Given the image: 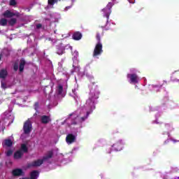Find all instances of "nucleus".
<instances>
[{
	"instance_id": "nucleus-41",
	"label": "nucleus",
	"mask_w": 179,
	"mask_h": 179,
	"mask_svg": "<svg viewBox=\"0 0 179 179\" xmlns=\"http://www.w3.org/2000/svg\"><path fill=\"white\" fill-rule=\"evenodd\" d=\"M136 87H138V86H137V85H136Z\"/></svg>"
},
{
	"instance_id": "nucleus-38",
	"label": "nucleus",
	"mask_w": 179,
	"mask_h": 179,
	"mask_svg": "<svg viewBox=\"0 0 179 179\" xmlns=\"http://www.w3.org/2000/svg\"><path fill=\"white\" fill-rule=\"evenodd\" d=\"M70 50H71V51H72V46H70Z\"/></svg>"
},
{
	"instance_id": "nucleus-33",
	"label": "nucleus",
	"mask_w": 179,
	"mask_h": 179,
	"mask_svg": "<svg viewBox=\"0 0 179 179\" xmlns=\"http://www.w3.org/2000/svg\"><path fill=\"white\" fill-rule=\"evenodd\" d=\"M129 3H135V0H129Z\"/></svg>"
},
{
	"instance_id": "nucleus-21",
	"label": "nucleus",
	"mask_w": 179,
	"mask_h": 179,
	"mask_svg": "<svg viewBox=\"0 0 179 179\" xmlns=\"http://www.w3.org/2000/svg\"><path fill=\"white\" fill-rule=\"evenodd\" d=\"M26 64V62H24V59H22L20 61V72H23V69H24V64Z\"/></svg>"
},
{
	"instance_id": "nucleus-9",
	"label": "nucleus",
	"mask_w": 179,
	"mask_h": 179,
	"mask_svg": "<svg viewBox=\"0 0 179 179\" xmlns=\"http://www.w3.org/2000/svg\"><path fill=\"white\" fill-rule=\"evenodd\" d=\"M24 134H26L28 135V134H30L31 132L32 127H31V122H30V120H28L27 122H25L24 124Z\"/></svg>"
},
{
	"instance_id": "nucleus-6",
	"label": "nucleus",
	"mask_w": 179,
	"mask_h": 179,
	"mask_svg": "<svg viewBox=\"0 0 179 179\" xmlns=\"http://www.w3.org/2000/svg\"><path fill=\"white\" fill-rule=\"evenodd\" d=\"M26 152H27V145L26 144H22L20 150L14 153V159H20L23 156V153H26Z\"/></svg>"
},
{
	"instance_id": "nucleus-12",
	"label": "nucleus",
	"mask_w": 179,
	"mask_h": 179,
	"mask_svg": "<svg viewBox=\"0 0 179 179\" xmlns=\"http://www.w3.org/2000/svg\"><path fill=\"white\" fill-rule=\"evenodd\" d=\"M103 52V47L101 45H96L94 50L93 57H96Z\"/></svg>"
},
{
	"instance_id": "nucleus-13",
	"label": "nucleus",
	"mask_w": 179,
	"mask_h": 179,
	"mask_svg": "<svg viewBox=\"0 0 179 179\" xmlns=\"http://www.w3.org/2000/svg\"><path fill=\"white\" fill-rule=\"evenodd\" d=\"M75 141H76V136L71 134L67 135L66 138V141L68 143V145H71V143H73Z\"/></svg>"
},
{
	"instance_id": "nucleus-29",
	"label": "nucleus",
	"mask_w": 179,
	"mask_h": 179,
	"mask_svg": "<svg viewBox=\"0 0 179 179\" xmlns=\"http://www.w3.org/2000/svg\"><path fill=\"white\" fill-rule=\"evenodd\" d=\"M166 129H172V128L171 127L170 124H166Z\"/></svg>"
},
{
	"instance_id": "nucleus-42",
	"label": "nucleus",
	"mask_w": 179,
	"mask_h": 179,
	"mask_svg": "<svg viewBox=\"0 0 179 179\" xmlns=\"http://www.w3.org/2000/svg\"><path fill=\"white\" fill-rule=\"evenodd\" d=\"M61 157H63V156H62V155H61Z\"/></svg>"
},
{
	"instance_id": "nucleus-16",
	"label": "nucleus",
	"mask_w": 179,
	"mask_h": 179,
	"mask_svg": "<svg viewBox=\"0 0 179 179\" xmlns=\"http://www.w3.org/2000/svg\"><path fill=\"white\" fill-rule=\"evenodd\" d=\"M51 121V118L48 116L43 115L41 117V122L42 124H48Z\"/></svg>"
},
{
	"instance_id": "nucleus-4",
	"label": "nucleus",
	"mask_w": 179,
	"mask_h": 179,
	"mask_svg": "<svg viewBox=\"0 0 179 179\" xmlns=\"http://www.w3.org/2000/svg\"><path fill=\"white\" fill-rule=\"evenodd\" d=\"M8 76V71L6 70H1L0 71V79L1 83V89H8L10 87V85H8V83L5 82V78Z\"/></svg>"
},
{
	"instance_id": "nucleus-5",
	"label": "nucleus",
	"mask_w": 179,
	"mask_h": 179,
	"mask_svg": "<svg viewBox=\"0 0 179 179\" xmlns=\"http://www.w3.org/2000/svg\"><path fill=\"white\" fill-rule=\"evenodd\" d=\"M114 6V3L109 2L106 7H105L102 10L104 13V16L106 17V23H108V19H110V15H111V8Z\"/></svg>"
},
{
	"instance_id": "nucleus-25",
	"label": "nucleus",
	"mask_w": 179,
	"mask_h": 179,
	"mask_svg": "<svg viewBox=\"0 0 179 179\" xmlns=\"http://www.w3.org/2000/svg\"><path fill=\"white\" fill-rule=\"evenodd\" d=\"M55 2H57V0H48V3L50 6H54V5L55 4Z\"/></svg>"
},
{
	"instance_id": "nucleus-7",
	"label": "nucleus",
	"mask_w": 179,
	"mask_h": 179,
	"mask_svg": "<svg viewBox=\"0 0 179 179\" xmlns=\"http://www.w3.org/2000/svg\"><path fill=\"white\" fill-rule=\"evenodd\" d=\"M124 145H125V141L122 140H119L112 145V149L113 150H115L116 152H120V150H122Z\"/></svg>"
},
{
	"instance_id": "nucleus-40",
	"label": "nucleus",
	"mask_w": 179,
	"mask_h": 179,
	"mask_svg": "<svg viewBox=\"0 0 179 179\" xmlns=\"http://www.w3.org/2000/svg\"><path fill=\"white\" fill-rule=\"evenodd\" d=\"M0 61H1V55H0Z\"/></svg>"
},
{
	"instance_id": "nucleus-10",
	"label": "nucleus",
	"mask_w": 179,
	"mask_h": 179,
	"mask_svg": "<svg viewBox=\"0 0 179 179\" xmlns=\"http://www.w3.org/2000/svg\"><path fill=\"white\" fill-rule=\"evenodd\" d=\"M3 115H4L5 122H8V124H12V122H13V120H15V117L13 116V115H12V113H5Z\"/></svg>"
},
{
	"instance_id": "nucleus-22",
	"label": "nucleus",
	"mask_w": 179,
	"mask_h": 179,
	"mask_svg": "<svg viewBox=\"0 0 179 179\" xmlns=\"http://www.w3.org/2000/svg\"><path fill=\"white\" fill-rule=\"evenodd\" d=\"M0 26H8V20L5 18L0 19Z\"/></svg>"
},
{
	"instance_id": "nucleus-19",
	"label": "nucleus",
	"mask_w": 179,
	"mask_h": 179,
	"mask_svg": "<svg viewBox=\"0 0 179 179\" xmlns=\"http://www.w3.org/2000/svg\"><path fill=\"white\" fill-rule=\"evenodd\" d=\"M16 23H17V20L16 18H11L8 21V25L11 26L12 27H13Z\"/></svg>"
},
{
	"instance_id": "nucleus-34",
	"label": "nucleus",
	"mask_w": 179,
	"mask_h": 179,
	"mask_svg": "<svg viewBox=\"0 0 179 179\" xmlns=\"http://www.w3.org/2000/svg\"><path fill=\"white\" fill-rule=\"evenodd\" d=\"M37 107H38V103L35 104V110H37Z\"/></svg>"
},
{
	"instance_id": "nucleus-35",
	"label": "nucleus",
	"mask_w": 179,
	"mask_h": 179,
	"mask_svg": "<svg viewBox=\"0 0 179 179\" xmlns=\"http://www.w3.org/2000/svg\"><path fill=\"white\" fill-rule=\"evenodd\" d=\"M172 141H173V143H176V142H178L177 140L171 139Z\"/></svg>"
},
{
	"instance_id": "nucleus-18",
	"label": "nucleus",
	"mask_w": 179,
	"mask_h": 179,
	"mask_svg": "<svg viewBox=\"0 0 179 179\" xmlns=\"http://www.w3.org/2000/svg\"><path fill=\"white\" fill-rule=\"evenodd\" d=\"M13 145V141L10 139H6L4 141L3 143V146H7L8 148H10Z\"/></svg>"
},
{
	"instance_id": "nucleus-3",
	"label": "nucleus",
	"mask_w": 179,
	"mask_h": 179,
	"mask_svg": "<svg viewBox=\"0 0 179 179\" xmlns=\"http://www.w3.org/2000/svg\"><path fill=\"white\" fill-rule=\"evenodd\" d=\"M72 55H73V68L74 69L75 72H78V73L80 72V67L79 66H78V57H79V52H78V51L74 50L73 52H72Z\"/></svg>"
},
{
	"instance_id": "nucleus-28",
	"label": "nucleus",
	"mask_w": 179,
	"mask_h": 179,
	"mask_svg": "<svg viewBox=\"0 0 179 179\" xmlns=\"http://www.w3.org/2000/svg\"><path fill=\"white\" fill-rule=\"evenodd\" d=\"M41 27H43V24H36V29H41Z\"/></svg>"
},
{
	"instance_id": "nucleus-39",
	"label": "nucleus",
	"mask_w": 179,
	"mask_h": 179,
	"mask_svg": "<svg viewBox=\"0 0 179 179\" xmlns=\"http://www.w3.org/2000/svg\"><path fill=\"white\" fill-rule=\"evenodd\" d=\"M174 179H179V177H176V178H175Z\"/></svg>"
},
{
	"instance_id": "nucleus-26",
	"label": "nucleus",
	"mask_w": 179,
	"mask_h": 179,
	"mask_svg": "<svg viewBox=\"0 0 179 179\" xmlns=\"http://www.w3.org/2000/svg\"><path fill=\"white\" fill-rule=\"evenodd\" d=\"M17 4V3L16 2V0H10V6H16Z\"/></svg>"
},
{
	"instance_id": "nucleus-20",
	"label": "nucleus",
	"mask_w": 179,
	"mask_h": 179,
	"mask_svg": "<svg viewBox=\"0 0 179 179\" xmlns=\"http://www.w3.org/2000/svg\"><path fill=\"white\" fill-rule=\"evenodd\" d=\"M63 91H64V87L62 85H58L56 90L57 94H62V96H64V94H62Z\"/></svg>"
},
{
	"instance_id": "nucleus-8",
	"label": "nucleus",
	"mask_w": 179,
	"mask_h": 179,
	"mask_svg": "<svg viewBox=\"0 0 179 179\" xmlns=\"http://www.w3.org/2000/svg\"><path fill=\"white\" fill-rule=\"evenodd\" d=\"M128 82L131 84L136 85L139 82V77L136 74L129 73L127 74Z\"/></svg>"
},
{
	"instance_id": "nucleus-36",
	"label": "nucleus",
	"mask_w": 179,
	"mask_h": 179,
	"mask_svg": "<svg viewBox=\"0 0 179 179\" xmlns=\"http://www.w3.org/2000/svg\"><path fill=\"white\" fill-rule=\"evenodd\" d=\"M68 9H71V6L66 7V10H68Z\"/></svg>"
},
{
	"instance_id": "nucleus-37",
	"label": "nucleus",
	"mask_w": 179,
	"mask_h": 179,
	"mask_svg": "<svg viewBox=\"0 0 179 179\" xmlns=\"http://www.w3.org/2000/svg\"><path fill=\"white\" fill-rule=\"evenodd\" d=\"M111 1H112V2H115L116 0H111Z\"/></svg>"
},
{
	"instance_id": "nucleus-2",
	"label": "nucleus",
	"mask_w": 179,
	"mask_h": 179,
	"mask_svg": "<svg viewBox=\"0 0 179 179\" xmlns=\"http://www.w3.org/2000/svg\"><path fill=\"white\" fill-rule=\"evenodd\" d=\"M53 152L52 150L48 151L43 159H37L28 165V167H38L41 166L43 162H48L52 157Z\"/></svg>"
},
{
	"instance_id": "nucleus-24",
	"label": "nucleus",
	"mask_w": 179,
	"mask_h": 179,
	"mask_svg": "<svg viewBox=\"0 0 179 179\" xmlns=\"http://www.w3.org/2000/svg\"><path fill=\"white\" fill-rule=\"evenodd\" d=\"M149 89L150 90H153L154 92H159V89H160V87L156 85H150Z\"/></svg>"
},
{
	"instance_id": "nucleus-14",
	"label": "nucleus",
	"mask_w": 179,
	"mask_h": 179,
	"mask_svg": "<svg viewBox=\"0 0 179 179\" xmlns=\"http://www.w3.org/2000/svg\"><path fill=\"white\" fill-rule=\"evenodd\" d=\"M73 40H76V41H79V40L82 39V33L79 31H76L73 34L72 36Z\"/></svg>"
},
{
	"instance_id": "nucleus-32",
	"label": "nucleus",
	"mask_w": 179,
	"mask_h": 179,
	"mask_svg": "<svg viewBox=\"0 0 179 179\" xmlns=\"http://www.w3.org/2000/svg\"><path fill=\"white\" fill-rule=\"evenodd\" d=\"M72 92L74 96H76V89L73 90Z\"/></svg>"
},
{
	"instance_id": "nucleus-11",
	"label": "nucleus",
	"mask_w": 179,
	"mask_h": 179,
	"mask_svg": "<svg viewBox=\"0 0 179 179\" xmlns=\"http://www.w3.org/2000/svg\"><path fill=\"white\" fill-rule=\"evenodd\" d=\"M3 15L4 16V17H8V18L13 17V16H16L17 17H19V16H20V13H12L10 12V10H7L3 13Z\"/></svg>"
},
{
	"instance_id": "nucleus-17",
	"label": "nucleus",
	"mask_w": 179,
	"mask_h": 179,
	"mask_svg": "<svg viewBox=\"0 0 179 179\" xmlns=\"http://www.w3.org/2000/svg\"><path fill=\"white\" fill-rule=\"evenodd\" d=\"M103 30L100 32H97L96 34V40H97V43L96 45H103V44H101V42H100V37H101V36H103Z\"/></svg>"
},
{
	"instance_id": "nucleus-27",
	"label": "nucleus",
	"mask_w": 179,
	"mask_h": 179,
	"mask_svg": "<svg viewBox=\"0 0 179 179\" xmlns=\"http://www.w3.org/2000/svg\"><path fill=\"white\" fill-rule=\"evenodd\" d=\"M13 154V150H8V151L6 152V156H12Z\"/></svg>"
},
{
	"instance_id": "nucleus-1",
	"label": "nucleus",
	"mask_w": 179,
	"mask_h": 179,
	"mask_svg": "<svg viewBox=\"0 0 179 179\" xmlns=\"http://www.w3.org/2000/svg\"><path fill=\"white\" fill-rule=\"evenodd\" d=\"M99 94H100V92L97 89V86L92 85L89 98L85 104L70 115L69 117L66 120V122H71V125H75L87 120L89 115L92 114L93 110L96 108V100L99 99Z\"/></svg>"
},
{
	"instance_id": "nucleus-15",
	"label": "nucleus",
	"mask_w": 179,
	"mask_h": 179,
	"mask_svg": "<svg viewBox=\"0 0 179 179\" xmlns=\"http://www.w3.org/2000/svg\"><path fill=\"white\" fill-rule=\"evenodd\" d=\"M13 174L14 176H24V172L20 169H17L13 171Z\"/></svg>"
},
{
	"instance_id": "nucleus-31",
	"label": "nucleus",
	"mask_w": 179,
	"mask_h": 179,
	"mask_svg": "<svg viewBox=\"0 0 179 179\" xmlns=\"http://www.w3.org/2000/svg\"><path fill=\"white\" fill-rule=\"evenodd\" d=\"M14 69H15V71H17V69H19V66L17 65H15Z\"/></svg>"
},
{
	"instance_id": "nucleus-23",
	"label": "nucleus",
	"mask_w": 179,
	"mask_h": 179,
	"mask_svg": "<svg viewBox=\"0 0 179 179\" xmlns=\"http://www.w3.org/2000/svg\"><path fill=\"white\" fill-rule=\"evenodd\" d=\"M64 51H65V50L64 49V48L62 46H57V53L59 55H62Z\"/></svg>"
},
{
	"instance_id": "nucleus-30",
	"label": "nucleus",
	"mask_w": 179,
	"mask_h": 179,
	"mask_svg": "<svg viewBox=\"0 0 179 179\" xmlns=\"http://www.w3.org/2000/svg\"><path fill=\"white\" fill-rule=\"evenodd\" d=\"M130 72H131V73H134V72H136V69H131L130 70Z\"/></svg>"
}]
</instances>
